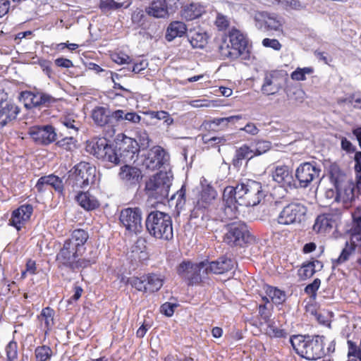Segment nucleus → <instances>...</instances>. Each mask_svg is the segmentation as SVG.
<instances>
[{"label":"nucleus","mask_w":361,"mask_h":361,"mask_svg":"<svg viewBox=\"0 0 361 361\" xmlns=\"http://www.w3.org/2000/svg\"><path fill=\"white\" fill-rule=\"evenodd\" d=\"M273 180L280 185V190L286 192V188H291L294 181L293 176L287 166H277L272 171Z\"/></svg>","instance_id":"aec40b11"},{"label":"nucleus","mask_w":361,"mask_h":361,"mask_svg":"<svg viewBox=\"0 0 361 361\" xmlns=\"http://www.w3.org/2000/svg\"><path fill=\"white\" fill-rule=\"evenodd\" d=\"M281 88V83L277 73L276 71L267 73L261 88L262 93L266 95H273L276 94Z\"/></svg>","instance_id":"393cba45"},{"label":"nucleus","mask_w":361,"mask_h":361,"mask_svg":"<svg viewBox=\"0 0 361 361\" xmlns=\"http://www.w3.org/2000/svg\"><path fill=\"white\" fill-rule=\"evenodd\" d=\"M238 199L235 196L233 186L224 188L221 207L218 209L217 216L221 221L233 220L240 214Z\"/></svg>","instance_id":"1a4fd4ad"},{"label":"nucleus","mask_w":361,"mask_h":361,"mask_svg":"<svg viewBox=\"0 0 361 361\" xmlns=\"http://www.w3.org/2000/svg\"><path fill=\"white\" fill-rule=\"evenodd\" d=\"M82 255L81 251H78L77 247L66 240L56 255V261L59 268H67L75 271L90 264V260L80 258Z\"/></svg>","instance_id":"0eeeda50"},{"label":"nucleus","mask_w":361,"mask_h":361,"mask_svg":"<svg viewBox=\"0 0 361 361\" xmlns=\"http://www.w3.org/2000/svg\"><path fill=\"white\" fill-rule=\"evenodd\" d=\"M150 116L152 118H155L158 120L164 121V123H165L166 126H169L173 123V118L168 112L164 111H151Z\"/></svg>","instance_id":"09e8293b"},{"label":"nucleus","mask_w":361,"mask_h":361,"mask_svg":"<svg viewBox=\"0 0 361 361\" xmlns=\"http://www.w3.org/2000/svg\"><path fill=\"white\" fill-rule=\"evenodd\" d=\"M78 204L85 210L91 211L99 206L97 199L88 192H81L75 197Z\"/></svg>","instance_id":"2f4dec72"},{"label":"nucleus","mask_w":361,"mask_h":361,"mask_svg":"<svg viewBox=\"0 0 361 361\" xmlns=\"http://www.w3.org/2000/svg\"><path fill=\"white\" fill-rule=\"evenodd\" d=\"M208 274L207 260L199 263H193V276L191 277V285L198 284L207 279Z\"/></svg>","instance_id":"7c9ffc66"},{"label":"nucleus","mask_w":361,"mask_h":361,"mask_svg":"<svg viewBox=\"0 0 361 361\" xmlns=\"http://www.w3.org/2000/svg\"><path fill=\"white\" fill-rule=\"evenodd\" d=\"M267 295L271 299L276 305H281L286 300V293L284 291L274 287L269 286L267 289Z\"/></svg>","instance_id":"ea45409f"},{"label":"nucleus","mask_w":361,"mask_h":361,"mask_svg":"<svg viewBox=\"0 0 361 361\" xmlns=\"http://www.w3.org/2000/svg\"><path fill=\"white\" fill-rule=\"evenodd\" d=\"M229 42L224 41L219 46V53L224 59H236L240 57L247 59L249 57L247 42L245 36L238 30L230 32Z\"/></svg>","instance_id":"20e7f679"},{"label":"nucleus","mask_w":361,"mask_h":361,"mask_svg":"<svg viewBox=\"0 0 361 361\" xmlns=\"http://www.w3.org/2000/svg\"><path fill=\"white\" fill-rule=\"evenodd\" d=\"M37 361H47L51 356V350L45 345L37 347L35 349Z\"/></svg>","instance_id":"de8ad7c7"},{"label":"nucleus","mask_w":361,"mask_h":361,"mask_svg":"<svg viewBox=\"0 0 361 361\" xmlns=\"http://www.w3.org/2000/svg\"><path fill=\"white\" fill-rule=\"evenodd\" d=\"M73 176L76 187L85 188L94 183L96 168L87 162H80L75 166Z\"/></svg>","instance_id":"2eb2a0df"},{"label":"nucleus","mask_w":361,"mask_h":361,"mask_svg":"<svg viewBox=\"0 0 361 361\" xmlns=\"http://www.w3.org/2000/svg\"><path fill=\"white\" fill-rule=\"evenodd\" d=\"M355 247L353 245H349L348 242L345 243V247L343 249L339 257L334 262L336 264H340L346 262L349 257L354 252Z\"/></svg>","instance_id":"37998d69"},{"label":"nucleus","mask_w":361,"mask_h":361,"mask_svg":"<svg viewBox=\"0 0 361 361\" xmlns=\"http://www.w3.org/2000/svg\"><path fill=\"white\" fill-rule=\"evenodd\" d=\"M267 334L274 338H285L287 336V332L284 329L277 328L273 322L268 324Z\"/></svg>","instance_id":"8fccbe9b"},{"label":"nucleus","mask_w":361,"mask_h":361,"mask_svg":"<svg viewBox=\"0 0 361 361\" xmlns=\"http://www.w3.org/2000/svg\"><path fill=\"white\" fill-rule=\"evenodd\" d=\"M254 156H255L254 154V149L249 146L244 145L236 149L233 164H238L242 160L245 159H250Z\"/></svg>","instance_id":"e433bc0d"},{"label":"nucleus","mask_w":361,"mask_h":361,"mask_svg":"<svg viewBox=\"0 0 361 361\" xmlns=\"http://www.w3.org/2000/svg\"><path fill=\"white\" fill-rule=\"evenodd\" d=\"M204 182L206 183V180L202 182V190L192 210L191 215L195 218L199 217L201 214L203 216L217 195L214 188L210 184H204Z\"/></svg>","instance_id":"4468645a"},{"label":"nucleus","mask_w":361,"mask_h":361,"mask_svg":"<svg viewBox=\"0 0 361 361\" xmlns=\"http://www.w3.org/2000/svg\"><path fill=\"white\" fill-rule=\"evenodd\" d=\"M19 113L18 107L13 103L3 100L0 101V128L15 120Z\"/></svg>","instance_id":"4be33fe9"},{"label":"nucleus","mask_w":361,"mask_h":361,"mask_svg":"<svg viewBox=\"0 0 361 361\" xmlns=\"http://www.w3.org/2000/svg\"><path fill=\"white\" fill-rule=\"evenodd\" d=\"M170 173L160 171L151 177L145 183V192L150 198L162 201L167 198L172 184Z\"/></svg>","instance_id":"6e6552de"},{"label":"nucleus","mask_w":361,"mask_h":361,"mask_svg":"<svg viewBox=\"0 0 361 361\" xmlns=\"http://www.w3.org/2000/svg\"><path fill=\"white\" fill-rule=\"evenodd\" d=\"M8 361H13L18 357V345L15 341H11L6 347Z\"/></svg>","instance_id":"3c124183"},{"label":"nucleus","mask_w":361,"mask_h":361,"mask_svg":"<svg viewBox=\"0 0 361 361\" xmlns=\"http://www.w3.org/2000/svg\"><path fill=\"white\" fill-rule=\"evenodd\" d=\"M47 184L49 186L54 188L56 191L61 192L63 190L62 180L54 175L46 176Z\"/></svg>","instance_id":"603ef678"},{"label":"nucleus","mask_w":361,"mask_h":361,"mask_svg":"<svg viewBox=\"0 0 361 361\" xmlns=\"http://www.w3.org/2000/svg\"><path fill=\"white\" fill-rule=\"evenodd\" d=\"M348 103L353 104L356 109H361V94L354 93L348 97Z\"/></svg>","instance_id":"052dcab7"},{"label":"nucleus","mask_w":361,"mask_h":361,"mask_svg":"<svg viewBox=\"0 0 361 361\" xmlns=\"http://www.w3.org/2000/svg\"><path fill=\"white\" fill-rule=\"evenodd\" d=\"M119 220L121 225L131 235H137L142 231V212L140 207H128L122 209Z\"/></svg>","instance_id":"9d476101"},{"label":"nucleus","mask_w":361,"mask_h":361,"mask_svg":"<svg viewBox=\"0 0 361 361\" xmlns=\"http://www.w3.org/2000/svg\"><path fill=\"white\" fill-rule=\"evenodd\" d=\"M113 111L109 108L97 106L92 110V118L94 122L99 126L114 125V118L112 117Z\"/></svg>","instance_id":"a878e982"},{"label":"nucleus","mask_w":361,"mask_h":361,"mask_svg":"<svg viewBox=\"0 0 361 361\" xmlns=\"http://www.w3.org/2000/svg\"><path fill=\"white\" fill-rule=\"evenodd\" d=\"M177 305L173 303L166 302L161 306V312L167 317H171L174 312Z\"/></svg>","instance_id":"4d7b16f0"},{"label":"nucleus","mask_w":361,"mask_h":361,"mask_svg":"<svg viewBox=\"0 0 361 361\" xmlns=\"http://www.w3.org/2000/svg\"><path fill=\"white\" fill-rule=\"evenodd\" d=\"M271 144L269 141L267 140H257L255 142V145L252 146V149H254V154L255 156L261 155L267 151H269L271 148Z\"/></svg>","instance_id":"49530a36"},{"label":"nucleus","mask_w":361,"mask_h":361,"mask_svg":"<svg viewBox=\"0 0 361 361\" xmlns=\"http://www.w3.org/2000/svg\"><path fill=\"white\" fill-rule=\"evenodd\" d=\"M21 96L27 109L49 106L56 102L51 95L42 92L25 91L22 92Z\"/></svg>","instance_id":"a211bd4d"},{"label":"nucleus","mask_w":361,"mask_h":361,"mask_svg":"<svg viewBox=\"0 0 361 361\" xmlns=\"http://www.w3.org/2000/svg\"><path fill=\"white\" fill-rule=\"evenodd\" d=\"M290 343L296 353L307 360H315L325 355L323 336L295 335L290 338Z\"/></svg>","instance_id":"f03ea898"},{"label":"nucleus","mask_w":361,"mask_h":361,"mask_svg":"<svg viewBox=\"0 0 361 361\" xmlns=\"http://www.w3.org/2000/svg\"><path fill=\"white\" fill-rule=\"evenodd\" d=\"M86 151L104 162L108 168L124 164L120 169L119 176L126 182L136 183L141 178L140 169L128 165L135 157L133 150L117 148L109 145L106 139L99 138L87 142Z\"/></svg>","instance_id":"f257e3e1"},{"label":"nucleus","mask_w":361,"mask_h":361,"mask_svg":"<svg viewBox=\"0 0 361 361\" xmlns=\"http://www.w3.org/2000/svg\"><path fill=\"white\" fill-rule=\"evenodd\" d=\"M242 116H231L224 118H214L212 121H204L202 124V128L207 130H216V127L223 126L226 127L229 123H235L238 120L241 119Z\"/></svg>","instance_id":"c85d7f7f"},{"label":"nucleus","mask_w":361,"mask_h":361,"mask_svg":"<svg viewBox=\"0 0 361 361\" xmlns=\"http://www.w3.org/2000/svg\"><path fill=\"white\" fill-rule=\"evenodd\" d=\"M141 165L149 171H154L166 164L169 160V155L160 146H154L143 152L140 157Z\"/></svg>","instance_id":"ddd939ff"},{"label":"nucleus","mask_w":361,"mask_h":361,"mask_svg":"<svg viewBox=\"0 0 361 361\" xmlns=\"http://www.w3.org/2000/svg\"><path fill=\"white\" fill-rule=\"evenodd\" d=\"M54 310L50 307H45L42 309L40 315L39 316V319L41 321H44L45 326V332L47 333L48 331L51 330L52 326L54 324Z\"/></svg>","instance_id":"58836bf2"},{"label":"nucleus","mask_w":361,"mask_h":361,"mask_svg":"<svg viewBox=\"0 0 361 361\" xmlns=\"http://www.w3.org/2000/svg\"><path fill=\"white\" fill-rule=\"evenodd\" d=\"M204 12V8L197 3L185 5L181 11V16L187 20L199 18Z\"/></svg>","instance_id":"72a5a7b5"},{"label":"nucleus","mask_w":361,"mask_h":361,"mask_svg":"<svg viewBox=\"0 0 361 361\" xmlns=\"http://www.w3.org/2000/svg\"><path fill=\"white\" fill-rule=\"evenodd\" d=\"M231 135H227L220 137H210L209 135H203L202 136V140L204 145H207L208 148L210 147H219L220 145H224L226 142L231 141ZM220 152V148L218 149Z\"/></svg>","instance_id":"c9c22d12"},{"label":"nucleus","mask_w":361,"mask_h":361,"mask_svg":"<svg viewBox=\"0 0 361 361\" xmlns=\"http://www.w3.org/2000/svg\"><path fill=\"white\" fill-rule=\"evenodd\" d=\"M146 13L157 18H165L169 16L168 6L166 0H152Z\"/></svg>","instance_id":"bb28decb"},{"label":"nucleus","mask_w":361,"mask_h":361,"mask_svg":"<svg viewBox=\"0 0 361 361\" xmlns=\"http://www.w3.org/2000/svg\"><path fill=\"white\" fill-rule=\"evenodd\" d=\"M355 164V172L356 174L361 173V152H356L354 157Z\"/></svg>","instance_id":"774afa93"},{"label":"nucleus","mask_w":361,"mask_h":361,"mask_svg":"<svg viewBox=\"0 0 361 361\" xmlns=\"http://www.w3.org/2000/svg\"><path fill=\"white\" fill-rule=\"evenodd\" d=\"M215 23L219 30H224L228 26L229 22L226 16L218 14Z\"/></svg>","instance_id":"bf43d9fd"},{"label":"nucleus","mask_w":361,"mask_h":361,"mask_svg":"<svg viewBox=\"0 0 361 361\" xmlns=\"http://www.w3.org/2000/svg\"><path fill=\"white\" fill-rule=\"evenodd\" d=\"M128 282L137 290L147 292L146 276H142L141 277H131L128 279Z\"/></svg>","instance_id":"a18cd8bd"},{"label":"nucleus","mask_w":361,"mask_h":361,"mask_svg":"<svg viewBox=\"0 0 361 361\" xmlns=\"http://www.w3.org/2000/svg\"><path fill=\"white\" fill-rule=\"evenodd\" d=\"M112 117L116 122L126 121L132 123H138L141 119V117L135 112H128L121 109L113 111Z\"/></svg>","instance_id":"f704fd0d"},{"label":"nucleus","mask_w":361,"mask_h":361,"mask_svg":"<svg viewBox=\"0 0 361 361\" xmlns=\"http://www.w3.org/2000/svg\"><path fill=\"white\" fill-rule=\"evenodd\" d=\"M58 132L51 125L34 126L29 128L28 134L37 143L48 145L57 140Z\"/></svg>","instance_id":"f3484780"},{"label":"nucleus","mask_w":361,"mask_h":361,"mask_svg":"<svg viewBox=\"0 0 361 361\" xmlns=\"http://www.w3.org/2000/svg\"><path fill=\"white\" fill-rule=\"evenodd\" d=\"M233 189L239 205L254 207L259 204L265 197L262 183L250 179L241 182L233 187Z\"/></svg>","instance_id":"39448f33"},{"label":"nucleus","mask_w":361,"mask_h":361,"mask_svg":"<svg viewBox=\"0 0 361 361\" xmlns=\"http://www.w3.org/2000/svg\"><path fill=\"white\" fill-rule=\"evenodd\" d=\"M147 292H155L159 290L163 286V281L155 274L146 276Z\"/></svg>","instance_id":"79ce46f5"},{"label":"nucleus","mask_w":361,"mask_h":361,"mask_svg":"<svg viewBox=\"0 0 361 361\" xmlns=\"http://www.w3.org/2000/svg\"><path fill=\"white\" fill-rule=\"evenodd\" d=\"M61 123L63 128L57 133L56 145L67 151H72L76 148L77 140L75 136L78 135L80 122L75 119L73 115H68L62 118Z\"/></svg>","instance_id":"423d86ee"},{"label":"nucleus","mask_w":361,"mask_h":361,"mask_svg":"<svg viewBox=\"0 0 361 361\" xmlns=\"http://www.w3.org/2000/svg\"><path fill=\"white\" fill-rule=\"evenodd\" d=\"M314 271L310 262L305 264L299 269V275L302 279L310 278L313 276Z\"/></svg>","instance_id":"5fc2aeb1"},{"label":"nucleus","mask_w":361,"mask_h":361,"mask_svg":"<svg viewBox=\"0 0 361 361\" xmlns=\"http://www.w3.org/2000/svg\"><path fill=\"white\" fill-rule=\"evenodd\" d=\"M171 200H176V207L182 208L185 204V189L183 186L171 197Z\"/></svg>","instance_id":"864d4df0"},{"label":"nucleus","mask_w":361,"mask_h":361,"mask_svg":"<svg viewBox=\"0 0 361 361\" xmlns=\"http://www.w3.org/2000/svg\"><path fill=\"white\" fill-rule=\"evenodd\" d=\"M307 207L299 202H291L285 206L279 213L278 223L282 225L300 224L305 220Z\"/></svg>","instance_id":"9b49d317"},{"label":"nucleus","mask_w":361,"mask_h":361,"mask_svg":"<svg viewBox=\"0 0 361 361\" xmlns=\"http://www.w3.org/2000/svg\"><path fill=\"white\" fill-rule=\"evenodd\" d=\"M187 37L194 49H203L208 43L209 35L200 27H195L188 30Z\"/></svg>","instance_id":"b1692460"},{"label":"nucleus","mask_w":361,"mask_h":361,"mask_svg":"<svg viewBox=\"0 0 361 361\" xmlns=\"http://www.w3.org/2000/svg\"><path fill=\"white\" fill-rule=\"evenodd\" d=\"M314 70L311 67H305L303 68H298L291 73V78L294 80L302 81L306 80V75H310Z\"/></svg>","instance_id":"c03bdc74"},{"label":"nucleus","mask_w":361,"mask_h":361,"mask_svg":"<svg viewBox=\"0 0 361 361\" xmlns=\"http://www.w3.org/2000/svg\"><path fill=\"white\" fill-rule=\"evenodd\" d=\"M147 231L150 235L164 240L173 238V227L171 216L160 211H152L145 221Z\"/></svg>","instance_id":"7ed1b4c3"},{"label":"nucleus","mask_w":361,"mask_h":361,"mask_svg":"<svg viewBox=\"0 0 361 361\" xmlns=\"http://www.w3.org/2000/svg\"><path fill=\"white\" fill-rule=\"evenodd\" d=\"M100 8L103 11L117 9L116 6L114 4V0H101Z\"/></svg>","instance_id":"680f3d73"},{"label":"nucleus","mask_w":361,"mask_h":361,"mask_svg":"<svg viewBox=\"0 0 361 361\" xmlns=\"http://www.w3.org/2000/svg\"><path fill=\"white\" fill-rule=\"evenodd\" d=\"M55 64L59 67L70 68L73 66L72 61L68 59L58 58L55 60Z\"/></svg>","instance_id":"338daca9"},{"label":"nucleus","mask_w":361,"mask_h":361,"mask_svg":"<svg viewBox=\"0 0 361 361\" xmlns=\"http://www.w3.org/2000/svg\"><path fill=\"white\" fill-rule=\"evenodd\" d=\"M32 212L33 207L31 204L21 205L13 212L8 224L19 231L23 225L30 219Z\"/></svg>","instance_id":"412c9836"},{"label":"nucleus","mask_w":361,"mask_h":361,"mask_svg":"<svg viewBox=\"0 0 361 361\" xmlns=\"http://www.w3.org/2000/svg\"><path fill=\"white\" fill-rule=\"evenodd\" d=\"M177 272L182 279L188 281V284L191 285V277L193 276V263L183 262L178 266Z\"/></svg>","instance_id":"4c0bfd02"},{"label":"nucleus","mask_w":361,"mask_h":361,"mask_svg":"<svg viewBox=\"0 0 361 361\" xmlns=\"http://www.w3.org/2000/svg\"><path fill=\"white\" fill-rule=\"evenodd\" d=\"M188 30L186 25L181 21H173L167 27L165 38L168 42L173 41L176 37L187 35Z\"/></svg>","instance_id":"cd10ccee"},{"label":"nucleus","mask_w":361,"mask_h":361,"mask_svg":"<svg viewBox=\"0 0 361 361\" xmlns=\"http://www.w3.org/2000/svg\"><path fill=\"white\" fill-rule=\"evenodd\" d=\"M235 262L231 258L221 257L216 260L209 262L207 260L208 269L210 274H223L232 270Z\"/></svg>","instance_id":"5701e85b"},{"label":"nucleus","mask_w":361,"mask_h":361,"mask_svg":"<svg viewBox=\"0 0 361 361\" xmlns=\"http://www.w3.org/2000/svg\"><path fill=\"white\" fill-rule=\"evenodd\" d=\"M321 169L315 163L305 162L297 168L295 177L300 188L308 187L313 181L319 180Z\"/></svg>","instance_id":"dca6fc26"},{"label":"nucleus","mask_w":361,"mask_h":361,"mask_svg":"<svg viewBox=\"0 0 361 361\" xmlns=\"http://www.w3.org/2000/svg\"><path fill=\"white\" fill-rule=\"evenodd\" d=\"M262 44L267 47H271L274 50H279L281 47V44L277 39L265 38L262 41Z\"/></svg>","instance_id":"13d9d810"},{"label":"nucleus","mask_w":361,"mask_h":361,"mask_svg":"<svg viewBox=\"0 0 361 361\" xmlns=\"http://www.w3.org/2000/svg\"><path fill=\"white\" fill-rule=\"evenodd\" d=\"M113 60L118 64L129 63L131 61L130 56L124 54H116L113 56Z\"/></svg>","instance_id":"e2e57ef3"},{"label":"nucleus","mask_w":361,"mask_h":361,"mask_svg":"<svg viewBox=\"0 0 361 361\" xmlns=\"http://www.w3.org/2000/svg\"><path fill=\"white\" fill-rule=\"evenodd\" d=\"M331 180L332 181H334V185L336 190L334 198L336 202H342L347 204L354 200L353 188L350 185L341 189L338 186V180L337 178L334 179V176H332Z\"/></svg>","instance_id":"c756f323"},{"label":"nucleus","mask_w":361,"mask_h":361,"mask_svg":"<svg viewBox=\"0 0 361 361\" xmlns=\"http://www.w3.org/2000/svg\"><path fill=\"white\" fill-rule=\"evenodd\" d=\"M88 237V234L85 231L77 229L73 231L71 238L67 239L66 241L77 247L78 251H81L83 253L85 250V244Z\"/></svg>","instance_id":"473e14b6"},{"label":"nucleus","mask_w":361,"mask_h":361,"mask_svg":"<svg viewBox=\"0 0 361 361\" xmlns=\"http://www.w3.org/2000/svg\"><path fill=\"white\" fill-rule=\"evenodd\" d=\"M252 239L245 224L234 222L228 224L224 241L231 246H243Z\"/></svg>","instance_id":"f8f14e48"},{"label":"nucleus","mask_w":361,"mask_h":361,"mask_svg":"<svg viewBox=\"0 0 361 361\" xmlns=\"http://www.w3.org/2000/svg\"><path fill=\"white\" fill-rule=\"evenodd\" d=\"M320 283L321 281L319 279H315L312 283L305 287V292L308 295L315 296L316 291L319 289Z\"/></svg>","instance_id":"6e6d98bb"},{"label":"nucleus","mask_w":361,"mask_h":361,"mask_svg":"<svg viewBox=\"0 0 361 361\" xmlns=\"http://www.w3.org/2000/svg\"><path fill=\"white\" fill-rule=\"evenodd\" d=\"M148 63L146 60H142L140 63H134L132 66V72L135 73H140L142 71L146 69Z\"/></svg>","instance_id":"0e129e2a"},{"label":"nucleus","mask_w":361,"mask_h":361,"mask_svg":"<svg viewBox=\"0 0 361 361\" xmlns=\"http://www.w3.org/2000/svg\"><path fill=\"white\" fill-rule=\"evenodd\" d=\"M256 26L263 31L279 30L283 23L282 19L274 13L265 11L257 12L255 16Z\"/></svg>","instance_id":"6ab92c4d"},{"label":"nucleus","mask_w":361,"mask_h":361,"mask_svg":"<svg viewBox=\"0 0 361 361\" xmlns=\"http://www.w3.org/2000/svg\"><path fill=\"white\" fill-rule=\"evenodd\" d=\"M348 346H349V349H348V357H357L358 356V353L361 350V347L360 348H357V345L352 341H348Z\"/></svg>","instance_id":"69168bd1"},{"label":"nucleus","mask_w":361,"mask_h":361,"mask_svg":"<svg viewBox=\"0 0 361 361\" xmlns=\"http://www.w3.org/2000/svg\"><path fill=\"white\" fill-rule=\"evenodd\" d=\"M332 227V221L326 215L319 216L313 226L314 231L317 232L326 231L329 228Z\"/></svg>","instance_id":"a19ab883"}]
</instances>
